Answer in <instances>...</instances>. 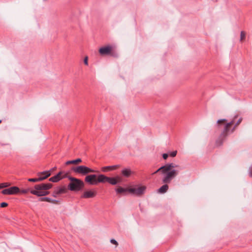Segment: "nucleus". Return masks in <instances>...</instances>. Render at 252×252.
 Returning <instances> with one entry per match:
<instances>
[{
  "mask_svg": "<svg viewBox=\"0 0 252 252\" xmlns=\"http://www.w3.org/2000/svg\"><path fill=\"white\" fill-rule=\"evenodd\" d=\"M58 194H54V191L53 193V196L56 197L57 196Z\"/></svg>",
  "mask_w": 252,
  "mask_h": 252,
  "instance_id": "nucleus-33",
  "label": "nucleus"
},
{
  "mask_svg": "<svg viewBox=\"0 0 252 252\" xmlns=\"http://www.w3.org/2000/svg\"><path fill=\"white\" fill-rule=\"evenodd\" d=\"M52 187V184L51 183L37 184L34 186V190H31V193L37 196H45L49 193L47 190L51 189Z\"/></svg>",
  "mask_w": 252,
  "mask_h": 252,
  "instance_id": "nucleus-2",
  "label": "nucleus"
},
{
  "mask_svg": "<svg viewBox=\"0 0 252 252\" xmlns=\"http://www.w3.org/2000/svg\"><path fill=\"white\" fill-rule=\"evenodd\" d=\"M131 171L130 169L126 168L122 171V175L126 177H129L131 175Z\"/></svg>",
  "mask_w": 252,
  "mask_h": 252,
  "instance_id": "nucleus-16",
  "label": "nucleus"
},
{
  "mask_svg": "<svg viewBox=\"0 0 252 252\" xmlns=\"http://www.w3.org/2000/svg\"><path fill=\"white\" fill-rule=\"evenodd\" d=\"M177 151H174L172 152H171L169 154L170 156L171 157H175L177 155Z\"/></svg>",
  "mask_w": 252,
  "mask_h": 252,
  "instance_id": "nucleus-25",
  "label": "nucleus"
},
{
  "mask_svg": "<svg viewBox=\"0 0 252 252\" xmlns=\"http://www.w3.org/2000/svg\"><path fill=\"white\" fill-rule=\"evenodd\" d=\"M96 194V191L94 189H91L86 190L84 192L83 194L81 195V198H93L95 196Z\"/></svg>",
  "mask_w": 252,
  "mask_h": 252,
  "instance_id": "nucleus-10",
  "label": "nucleus"
},
{
  "mask_svg": "<svg viewBox=\"0 0 252 252\" xmlns=\"http://www.w3.org/2000/svg\"><path fill=\"white\" fill-rule=\"evenodd\" d=\"M34 190V189L28 188V189H23L21 190L20 189L19 192H20L22 194H26V193H28L29 192H30V193H31V190Z\"/></svg>",
  "mask_w": 252,
  "mask_h": 252,
  "instance_id": "nucleus-19",
  "label": "nucleus"
},
{
  "mask_svg": "<svg viewBox=\"0 0 252 252\" xmlns=\"http://www.w3.org/2000/svg\"><path fill=\"white\" fill-rule=\"evenodd\" d=\"M50 175L51 172L50 171H45L42 172H39L37 174L38 179H42V181L47 178Z\"/></svg>",
  "mask_w": 252,
  "mask_h": 252,
  "instance_id": "nucleus-13",
  "label": "nucleus"
},
{
  "mask_svg": "<svg viewBox=\"0 0 252 252\" xmlns=\"http://www.w3.org/2000/svg\"><path fill=\"white\" fill-rule=\"evenodd\" d=\"M119 167V165H111V166H103L101 167V170L103 172H107L115 170Z\"/></svg>",
  "mask_w": 252,
  "mask_h": 252,
  "instance_id": "nucleus-12",
  "label": "nucleus"
},
{
  "mask_svg": "<svg viewBox=\"0 0 252 252\" xmlns=\"http://www.w3.org/2000/svg\"><path fill=\"white\" fill-rule=\"evenodd\" d=\"M246 38V32L244 31L241 32L240 34V40L242 41L244 40Z\"/></svg>",
  "mask_w": 252,
  "mask_h": 252,
  "instance_id": "nucleus-23",
  "label": "nucleus"
},
{
  "mask_svg": "<svg viewBox=\"0 0 252 252\" xmlns=\"http://www.w3.org/2000/svg\"><path fill=\"white\" fill-rule=\"evenodd\" d=\"M70 182L68 185V189L71 191H79L84 187V183L80 179L72 177H69Z\"/></svg>",
  "mask_w": 252,
  "mask_h": 252,
  "instance_id": "nucleus-3",
  "label": "nucleus"
},
{
  "mask_svg": "<svg viewBox=\"0 0 252 252\" xmlns=\"http://www.w3.org/2000/svg\"><path fill=\"white\" fill-rule=\"evenodd\" d=\"M222 144V142H220L219 144H218V141H217V145H220Z\"/></svg>",
  "mask_w": 252,
  "mask_h": 252,
  "instance_id": "nucleus-34",
  "label": "nucleus"
},
{
  "mask_svg": "<svg viewBox=\"0 0 252 252\" xmlns=\"http://www.w3.org/2000/svg\"><path fill=\"white\" fill-rule=\"evenodd\" d=\"M242 121V118H240L239 119L237 122V123L235 124L234 127L231 129V133H232L235 130V128L241 123Z\"/></svg>",
  "mask_w": 252,
  "mask_h": 252,
  "instance_id": "nucleus-20",
  "label": "nucleus"
},
{
  "mask_svg": "<svg viewBox=\"0 0 252 252\" xmlns=\"http://www.w3.org/2000/svg\"><path fill=\"white\" fill-rule=\"evenodd\" d=\"M62 172H60L56 175L51 177L49 179V181L52 182L56 183L61 180L63 178V177L62 176Z\"/></svg>",
  "mask_w": 252,
  "mask_h": 252,
  "instance_id": "nucleus-14",
  "label": "nucleus"
},
{
  "mask_svg": "<svg viewBox=\"0 0 252 252\" xmlns=\"http://www.w3.org/2000/svg\"><path fill=\"white\" fill-rule=\"evenodd\" d=\"M38 200L39 201H46L48 202H50V201H51V198L47 197H40V198H39Z\"/></svg>",
  "mask_w": 252,
  "mask_h": 252,
  "instance_id": "nucleus-22",
  "label": "nucleus"
},
{
  "mask_svg": "<svg viewBox=\"0 0 252 252\" xmlns=\"http://www.w3.org/2000/svg\"><path fill=\"white\" fill-rule=\"evenodd\" d=\"M84 63L86 64V65H88V57H86L84 59Z\"/></svg>",
  "mask_w": 252,
  "mask_h": 252,
  "instance_id": "nucleus-31",
  "label": "nucleus"
},
{
  "mask_svg": "<svg viewBox=\"0 0 252 252\" xmlns=\"http://www.w3.org/2000/svg\"><path fill=\"white\" fill-rule=\"evenodd\" d=\"M2 189L8 187L10 186V184L8 182L1 183Z\"/></svg>",
  "mask_w": 252,
  "mask_h": 252,
  "instance_id": "nucleus-24",
  "label": "nucleus"
},
{
  "mask_svg": "<svg viewBox=\"0 0 252 252\" xmlns=\"http://www.w3.org/2000/svg\"><path fill=\"white\" fill-rule=\"evenodd\" d=\"M146 187L144 186L139 187L137 188L128 189L129 192L135 194L136 195H141L144 193L146 190Z\"/></svg>",
  "mask_w": 252,
  "mask_h": 252,
  "instance_id": "nucleus-9",
  "label": "nucleus"
},
{
  "mask_svg": "<svg viewBox=\"0 0 252 252\" xmlns=\"http://www.w3.org/2000/svg\"><path fill=\"white\" fill-rule=\"evenodd\" d=\"M168 154H163L162 155V157L164 159H166L167 158H168Z\"/></svg>",
  "mask_w": 252,
  "mask_h": 252,
  "instance_id": "nucleus-30",
  "label": "nucleus"
},
{
  "mask_svg": "<svg viewBox=\"0 0 252 252\" xmlns=\"http://www.w3.org/2000/svg\"><path fill=\"white\" fill-rule=\"evenodd\" d=\"M73 171L76 173L82 175H86L90 173H94L96 172L94 170L84 165H80L76 167L73 169Z\"/></svg>",
  "mask_w": 252,
  "mask_h": 252,
  "instance_id": "nucleus-4",
  "label": "nucleus"
},
{
  "mask_svg": "<svg viewBox=\"0 0 252 252\" xmlns=\"http://www.w3.org/2000/svg\"><path fill=\"white\" fill-rule=\"evenodd\" d=\"M82 161L81 158H77L75 160H68L66 162V164H77L78 163H80Z\"/></svg>",
  "mask_w": 252,
  "mask_h": 252,
  "instance_id": "nucleus-18",
  "label": "nucleus"
},
{
  "mask_svg": "<svg viewBox=\"0 0 252 252\" xmlns=\"http://www.w3.org/2000/svg\"><path fill=\"white\" fill-rule=\"evenodd\" d=\"M59 201L55 199H52L51 198V201H50V203H52L53 204H58L59 203Z\"/></svg>",
  "mask_w": 252,
  "mask_h": 252,
  "instance_id": "nucleus-28",
  "label": "nucleus"
},
{
  "mask_svg": "<svg viewBox=\"0 0 252 252\" xmlns=\"http://www.w3.org/2000/svg\"><path fill=\"white\" fill-rule=\"evenodd\" d=\"M8 206V204L6 202H2L0 203V206L1 208L6 207Z\"/></svg>",
  "mask_w": 252,
  "mask_h": 252,
  "instance_id": "nucleus-26",
  "label": "nucleus"
},
{
  "mask_svg": "<svg viewBox=\"0 0 252 252\" xmlns=\"http://www.w3.org/2000/svg\"><path fill=\"white\" fill-rule=\"evenodd\" d=\"M110 242L112 244L116 245V246L118 245L117 242L114 239H111Z\"/></svg>",
  "mask_w": 252,
  "mask_h": 252,
  "instance_id": "nucleus-29",
  "label": "nucleus"
},
{
  "mask_svg": "<svg viewBox=\"0 0 252 252\" xmlns=\"http://www.w3.org/2000/svg\"><path fill=\"white\" fill-rule=\"evenodd\" d=\"M119 179V177H108L102 174L98 175L99 182H102V183L108 182L113 185H116L118 182L117 179Z\"/></svg>",
  "mask_w": 252,
  "mask_h": 252,
  "instance_id": "nucleus-5",
  "label": "nucleus"
},
{
  "mask_svg": "<svg viewBox=\"0 0 252 252\" xmlns=\"http://www.w3.org/2000/svg\"><path fill=\"white\" fill-rule=\"evenodd\" d=\"M237 117V115L235 116L233 118L232 121H231L230 122L228 123L225 124L224 129H223V130L221 134V135H220L221 137L224 138L227 136V135L230 131V127L233 125L234 121Z\"/></svg>",
  "mask_w": 252,
  "mask_h": 252,
  "instance_id": "nucleus-7",
  "label": "nucleus"
},
{
  "mask_svg": "<svg viewBox=\"0 0 252 252\" xmlns=\"http://www.w3.org/2000/svg\"><path fill=\"white\" fill-rule=\"evenodd\" d=\"M19 192V188L17 187L14 186L3 189L1 193L4 195H12L17 194Z\"/></svg>",
  "mask_w": 252,
  "mask_h": 252,
  "instance_id": "nucleus-8",
  "label": "nucleus"
},
{
  "mask_svg": "<svg viewBox=\"0 0 252 252\" xmlns=\"http://www.w3.org/2000/svg\"><path fill=\"white\" fill-rule=\"evenodd\" d=\"M2 189L1 185V183H0V189Z\"/></svg>",
  "mask_w": 252,
  "mask_h": 252,
  "instance_id": "nucleus-35",
  "label": "nucleus"
},
{
  "mask_svg": "<svg viewBox=\"0 0 252 252\" xmlns=\"http://www.w3.org/2000/svg\"><path fill=\"white\" fill-rule=\"evenodd\" d=\"M85 181L90 185H97L98 183H102V182L98 181V176L94 174L87 175L85 179Z\"/></svg>",
  "mask_w": 252,
  "mask_h": 252,
  "instance_id": "nucleus-6",
  "label": "nucleus"
},
{
  "mask_svg": "<svg viewBox=\"0 0 252 252\" xmlns=\"http://www.w3.org/2000/svg\"><path fill=\"white\" fill-rule=\"evenodd\" d=\"M1 122V120H0V123Z\"/></svg>",
  "mask_w": 252,
  "mask_h": 252,
  "instance_id": "nucleus-36",
  "label": "nucleus"
},
{
  "mask_svg": "<svg viewBox=\"0 0 252 252\" xmlns=\"http://www.w3.org/2000/svg\"><path fill=\"white\" fill-rule=\"evenodd\" d=\"M112 47L110 46H104L99 49V54L102 55H108L111 53Z\"/></svg>",
  "mask_w": 252,
  "mask_h": 252,
  "instance_id": "nucleus-11",
  "label": "nucleus"
},
{
  "mask_svg": "<svg viewBox=\"0 0 252 252\" xmlns=\"http://www.w3.org/2000/svg\"><path fill=\"white\" fill-rule=\"evenodd\" d=\"M117 193H124L128 191V189H125L122 187H119L116 189Z\"/></svg>",
  "mask_w": 252,
  "mask_h": 252,
  "instance_id": "nucleus-17",
  "label": "nucleus"
},
{
  "mask_svg": "<svg viewBox=\"0 0 252 252\" xmlns=\"http://www.w3.org/2000/svg\"><path fill=\"white\" fill-rule=\"evenodd\" d=\"M66 192V189L65 187H62L57 188L54 191V194H63Z\"/></svg>",
  "mask_w": 252,
  "mask_h": 252,
  "instance_id": "nucleus-15",
  "label": "nucleus"
},
{
  "mask_svg": "<svg viewBox=\"0 0 252 252\" xmlns=\"http://www.w3.org/2000/svg\"><path fill=\"white\" fill-rule=\"evenodd\" d=\"M181 170V167L179 165L170 163L161 166L154 172L153 175L158 173H160L163 175L162 182L164 185L158 189V192L159 193H165L169 188L167 184H170L172 180L178 175Z\"/></svg>",
  "mask_w": 252,
  "mask_h": 252,
  "instance_id": "nucleus-1",
  "label": "nucleus"
},
{
  "mask_svg": "<svg viewBox=\"0 0 252 252\" xmlns=\"http://www.w3.org/2000/svg\"><path fill=\"white\" fill-rule=\"evenodd\" d=\"M28 181L29 182H37L39 181H42V179H38V177L37 178H29L28 179Z\"/></svg>",
  "mask_w": 252,
  "mask_h": 252,
  "instance_id": "nucleus-21",
  "label": "nucleus"
},
{
  "mask_svg": "<svg viewBox=\"0 0 252 252\" xmlns=\"http://www.w3.org/2000/svg\"><path fill=\"white\" fill-rule=\"evenodd\" d=\"M226 122V119H221V120H219L217 122V123L218 124H220L222 123H224V122Z\"/></svg>",
  "mask_w": 252,
  "mask_h": 252,
  "instance_id": "nucleus-27",
  "label": "nucleus"
},
{
  "mask_svg": "<svg viewBox=\"0 0 252 252\" xmlns=\"http://www.w3.org/2000/svg\"><path fill=\"white\" fill-rule=\"evenodd\" d=\"M249 175L251 177H252V168H250V169Z\"/></svg>",
  "mask_w": 252,
  "mask_h": 252,
  "instance_id": "nucleus-32",
  "label": "nucleus"
}]
</instances>
